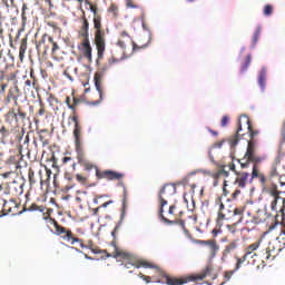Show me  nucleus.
Here are the masks:
<instances>
[{
    "label": "nucleus",
    "mask_w": 285,
    "mask_h": 285,
    "mask_svg": "<svg viewBox=\"0 0 285 285\" xmlns=\"http://www.w3.org/2000/svg\"><path fill=\"white\" fill-rule=\"evenodd\" d=\"M177 194V186L175 184H165L160 190L158 191V202H159V208H158V217L163 224H166L167 226L177 225L181 228V230L186 232V220L181 218H176L174 220L168 219L166 215H164V208L165 206H168V199Z\"/></svg>",
    "instance_id": "f257e3e1"
},
{
    "label": "nucleus",
    "mask_w": 285,
    "mask_h": 285,
    "mask_svg": "<svg viewBox=\"0 0 285 285\" xmlns=\"http://www.w3.org/2000/svg\"><path fill=\"white\" fill-rule=\"evenodd\" d=\"M265 193L272 197L271 210L277 213L275 215V224L269 226V230H274L275 226L284 224L285 219V198L282 197V190L277 187V184L271 183L265 187Z\"/></svg>",
    "instance_id": "f03ea898"
},
{
    "label": "nucleus",
    "mask_w": 285,
    "mask_h": 285,
    "mask_svg": "<svg viewBox=\"0 0 285 285\" xmlns=\"http://www.w3.org/2000/svg\"><path fill=\"white\" fill-rule=\"evenodd\" d=\"M76 153L78 164H80V166H83L85 170H92V168H95L97 179H107L108 181H121V179H124V174L121 173L110 169L99 170V167H97V165L90 163V160L86 158V151L83 150V148L76 149Z\"/></svg>",
    "instance_id": "7ed1b4c3"
},
{
    "label": "nucleus",
    "mask_w": 285,
    "mask_h": 285,
    "mask_svg": "<svg viewBox=\"0 0 285 285\" xmlns=\"http://www.w3.org/2000/svg\"><path fill=\"white\" fill-rule=\"evenodd\" d=\"M206 277L217 279V274H213V265H207L199 274H189L180 277L165 275V283L167 285H184L189 284V282H202L203 279H206Z\"/></svg>",
    "instance_id": "20e7f679"
},
{
    "label": "nucleus",
    "mask_w": 285,
    "mask_h": 285,
    "mask_svg": "<svg viewBox=\"0 0 285 285\" xmlns=\"http://www.w3.org/2000/svg\"><path fill=\"white\" fill-rule=\"evenodd\" d=\"M265 159V156L257 155V141L248 140L246 153L243 158L238 159V164H240V168L244 170L249 168L250 164H253V168L259 167V164Z\"/></svg>",
    "instance_id": "39448f33"
},
{
    "label": "nucleus",
    "mask_w": 285,
    "mask_h": 285,
    "mask_svg": "<svg viewBox=\"0 0 285 285\" xmlns=\"http://www.w3.org/2000/svg\"><path fill=\"white\" fill-rule=\"evenodd\" d=\"M95 45L97 49L98 61L106 55V31L101 28V16L94 17Z\"/></svg>",
    "instance_id": "423d86ee"
},
{
    "label": "nucleus",
    "mask_w": 285,
    "mask_h": 285,
    "mask_svg": "<svg viewBox=\"0 0 285 285\" xmlns=\"http://www.w3.org/2000/svg\"><path fill=\"white\" fill-rule=\"evenodd\" d=\"M259 246H262V239H258L255 243L248 245L245 248V254L242 257L239 256L235 257L236 271H239V268H242V264H244V262H248V259H253V257H257V253H255V250H257Z\"/></svg>",
    "instance_id": "0eeeda50"
},
{
    "label": "nucleus",
    "mask_w": 285,
    "mask_h": 285,
    "mask_svg": "<svg viewBox=\"0 0 285 285\" xmlns=\"http://www.w3.org/2000/svg\"><path fill=\"white\" fill-rule=\"evenodd\" d=\"M278 243H269L268 247L266 248L265 253H263V264L268 262H273L279 253H282V247H277Z\"/></svg>",
    "instance_id": "6e6552de"
},
{
    "label": "nucleus",
    "mask_w": 285,
    "mask_h": 285,
    "mask_svg": "<svg viewBox=\"0 0 285 285\" xmlns=\"http://www.w3.org/2000/svg\"><path fill=\"white\" fill-rule=\"evenodd\" d=\"M215 206H217V218H216L217 224H223L224 222L230 219V215L224 212V210L228 212L230 209L226 208V205H224V202H222V197L218 196L215 199Z\"/></svg>",
    "instance_id": "1a4fd4ad"
},
{
    "label": "nucleus",
    "mask_w": 285,
    "mask_h": 285,
    "mask_svg": "<svg viewBox=\"0 0 285 285\" xmlns=\"http://www.w3.org/2000/svg\"><path fill=\"white\" fill-rule=\"evenodd\" d=\"M21 215V212H19V204L14 200H2V209L0 217H6V215Z\"/></svg>",
    "instance_id": "9d476101"
},
{
    "label": "nucleus",
    "mask_w": 285,
    "mask_h": 285,
    "mask_svg": "<svg viewBox=\"0 0 285 285\" xmlns=\"http://www.w3.org/2000/svg\"><path fill=\"white\" fill-rule=\"evenodd\" d=\"M94 79L96 89L99 94V99L96 101H90L89 106H99V104L104 101V86H101L104 73L101 71L96 72Z\"/></svg>",
    "instance_id": "9b49d317"
},
{
    "label": "nucleus",
    "mask_w": 285,
    "mask_h": 285,
    "mask_svg": "<svg viewBox=\"0 0 285 285\" xmlns=\"http://www.w3.org/2000/svg\"><path fill=\"white\" fill-rule=\"evenodd\" d=\"M72 121L75 124L73 137H75L76 150H79L83 148V144H81V125H79V117L73 116Z\"/></svg>",
    "instance_id": "f8f14e48"
},
{
    "label": "nucleus",
    "mask_w": 285,
    "mask_h": 285,
    "mask_svg": "<svg viewBox=\"0 0 285 285\" xmlns=\"http://www.w3.org/2000/svg\"><path fill=\"white\" fill-rule=\"evenodd\" d=\"M60 237L63 239V242H67V244H71V245L80 244L81 248H86V245H83V240L77 237L75 234H72V230L68 228L66 230H62V234Z\"/></svg>",
    "instance_id": "ddd939ff"
},
{
    "label": "nucleus",
    "mask_w": 285,
    "mask_h": 285,
    "mask_svg": "<svg viewBox=\"0 0 285 285\" xmlns=\"http://www.w3.org/2000/svg\"><path fill=\"white\" fill-rule=\"evenodd\" d=\"M203 246L208 247L210 259H215L219 253V244L215 239L200 240Z\"/></svg>",
    "instance_id": "4468645a"
},
{
    "label": "nucleus",
    "mask_w": 285,
    "mask_h": 285,
    "mask_svg": "<svg viewBox=\"0 0 285 285\" xmlns=\"http://www.w3.org/2000/svg\"><path fill=\"white\" fill-rule=\"evenodd\" d=\"M252 179H258L265 193H266V188L271 186V183L269 184L266 183L267 181L266 176L263 173H259V167H253Z\"/></svg>",
    "instance_id": "2eb2a0df"
},
{
    "label": "nucleus",
    "mask_w": 285,
    "mask_h": 285,
    "mask_svg": "<svg viewBox=\"0 0 285 285\" xmlns=\"http://www.w3.org/2000/svg\"><path fill=\"white\" fill-rule=\"evenodd\" d=\"M246 208L245 207H236L233 209H227V213H232L228 214L229 215V219H236L235 224H242V217H244Z\"/></svg>",
    "instance_id": "dca6fc26"
},
{
    "label": "nucleus",
    "mask_w": 285,
    "mask_h": 285,
    "mask_svg": "<svg viewBox=\"0 0 285 285\" xmlns=\"http://www.w3.org/2000/svg\"><path fill=\"white\" fill-rule=\"evenodd\" d=\"M134 266L135 268H159V266L154 265L153 263H148L147 261H130L125 264V268H130Z\"/></svg>",
    "instance_id": "f3484780"
},
{
    "label": "nucleus",
    "mask_w": 285,
    "mask_h": 285,
    "mask_svg": "<svg viewBox=\"0 0 285 285\" xmlns=\"http://www.w3.org/2000/svg\"><path fill=\"white\" fill-rule=\"evenodd\" d=\"M248 177H250V174L247 171H238L236 173V178L234 184L238 186V188H246L248 184Z\"/></svg>",
    "instance_id": "a211bd4d"
},
{
    "label": "nucleus",
    "mask_w": 285,
    "mask_h": 285,
    "mask_svg": "<svg viewBox=\"0 0 285 285\" xmlns=\"http://www.w3.org/2000/svg\"><path fill=\"white\" fill-rule=\"evenodd\" d=\"M82 26L80 28L79 36L82 37V39H90V22L88 21V18H86V11L82 10Z\"/></svg>",
    "instance_id": "6ab92c4d"
},
{
    "label": "nucleus",
    "mask_w": 285,
    "mask_h": 285,
    "mask_svg": "<svg viewBox=\"0 0 285 285\" xmlns=\"http://www.w3.org/2000/svg\"><path fill=\"white\" fill-rule=\"evenodd\" d=\"M51 45L49 43V37L42 36L41 40L36 45L37 52H41L42 55H48V50H50Z\"/></svg>",
    "instance_id": "aec40b11"
},
{
    "label": "nucleus",
    "mask_w": 285,
    "mask_h": 285,
    "mask_svg": "<svg viewBox=\"0 0 285 285\" xmlns=\"http://www.w3.org/2000/svg\"><path fill=\"white\" fill-rule=\"evenodd\" d=\"M82 55L88 61H92V47L90 46V38H83L82 40Z\"/></svg>",
    "instance_id": "412c9836"
},
{
    "label": "nucleus",
    "mask_w": 285,
    "mask_h": 285,
    "mask_svg": "<svg viewBox=\"0 0 285 285\" xmlns=\"http://www.w3.org/2000/svg\"><path fill=\"white\" fill-rule=\"evenodd\" d=\"M4 119L7 124H10V126H19V116L14 108L9 109L4 116Z\"/></svg>",
    "instance_id": "4be33fe9"
},
{
    "label": "nucleus",
    "mask_w": 285,
    "mask_h": 285,
    "mask_svg": "<svg viewBox=\"0 0 285 285\" xmlns=\"http://www.w3.org/2000/svg\"><path fill=\"white\" fill-rule=\"evenodd\" d=\"M240 222H243L242 224H262L263 220L259 216H252L250 212H245L244 216L240 217Z\"/></svg>",
    "instance_id": "5701e85b"
},
{
    "label": "nucleus",
    "mask_w": 285,
    "mask_h": 285,
    "mask_svg": "<svg viewBox=\"0 0 285 285\" xmlns=\"http://www.w3.org/2000/svg\"><path fill=\"white\" fill-rule=\"evenodd\" d=\"M111 246H114V252L111 253V255H109V257H115L116 259L119 257L121 259H130V254L124 252L122 249H119L115 242L111 243Z\"/></svg>",
    "instance_id": "b1692460"
},
{
    "label": "nucleus",
    "mask_w": 285,
    "mask_h": 285,
    "mask_svg": "<svg viewBox=\"0 0 285 285\" xmlns=\"http://www.w3.org/2000/svg\"><path fill=\"white\" fill-rule=\"evenodd\" d=\"M9 189L13 195L19 197L23 193V183L13 180L9 184Z\"/></svg>",
    "instance_id": "393cba45"
},
{
    "label": "nucleus",
    "mask_w": 285,
    "mask_h": 285,
    "mask_svg": "<svg viewBox=\"0 0 285 285\" xmlns=\"http://www.w3.org/2000/svg\"><path fill=\"white\" fill-rule=\"evenodd\" d=\"M228 175H230V173H228L226 169L220 168L217 171H215L214 174H212V177L214 179V186H217V181H219V179L222 178H226L228 177Z\"/></svg>",
    "instance_id": "a878e982"
},
{
    "label": "nucleus",
    "mask_w": 285,
    "mask_h": 285,
    "mask_svg": "<svg viewBox=\"0 0 285 285\" xmlns=\"http://www.w3.org/2000/svg\"><path fill=\"white\" fill-rule=\"evenodd\" d=\"M245 124H246L247 130L249 132V141H257V140H255V138L257 137V135H259V130L253 129V125L250 124V119H248V118L245 119Z\"/></svg>",
    "instance_id": "bb28decb"
},
{
    "label": "nucleus",
    "mask_w": 285,
    "mask_h": 285,
    "mask_svg": "<svg viewBox=\"0 0 285 285\" xmlns=\"http://www.w3.org/2000/svg\"><path fill=\"white\" fill-rule=\"evenodd\" d=\"M240 132H242V121L238 122V128L236 130V135H234L232 138H229L230 148H235V146H237V144H239Z\"/></svg>",
    "instance_id": "cd10ccee"
},
{
    "label": "nucleus",
    "mask_w": 285,
    "mask_h": 285,
    "mask_svg": "<svg viewBox=\"0 0 285 285\" xmlns=\"http://www.w3.org/2000/svg\"><path fill=\"white\" fill-rule=\"evenodd\" d=\"M237 240H233L229 244H227L225 246V249L223 250V257L230 255V253H235V250H237Z\"/></svg>",
    "instance_id": "c85d7f7f"
},
{
    "label": "nucleus",
    "mask_w": 285,
    "mask_h": 285,
    "mask_svg": "<svg viewBox=\"0 0 285 285\" xmlns=\"http://www.w3.org/2000/svg\"><path fill=\"white\" fill-rule=\"evenodd\" d=\"M14 104V106H19V96L14 95V90L9 89L7 97H6V104Z\"/></svg>",
    "instance_id": "c756f323"
},
{
    "label": "nucleus",
    "mask_w": 285,
    "mask_h": 285,
    "mask_svg": "<svg viewBox=\"0 0 285 285\" xmlns=\"http://www.w3.org/2000/svg\"><path fill=\"white\" fill-rule=\"evenodd\" d=\"M26 50H28V38H23L20 43L19 48V59L20 61H23L26 57Z\"/></svg>",
    "instance_id": "7c9ffc66"
},
{
    "label": "nucleus",
    "mask_w": 285,
    "mask_h": 285,
    "mask_svg": "<svg viewBox=\"0 0 285 285\" xmlns=\"http://www.w3.org/2000/svg\"><path fill=\"white\" fill-rule=\"evenodd\" d=\"M258 85L262 88V90H265L266 88V69H262L258 73Z\"/></svg>",
    "instance_id": "2f4dec72"
},
{
    "label": "nucleus",
    "mask_w": 285,
    "mask_h": 285,
    "mask_svg": "<svg viewBox=\"0 0 285 285\" xmlns=\"http://www.w3.org/2000/svg\"><path fill=\"white\" fill-rule=\"evenodd\" d=\"M141 24H142V30H147V32L149 33L147 43L141 45V48H147L148 43H150V41L153 40V33L150 32V29H148V24H146V20L144 18V16L141 17Z\"/></svg>",
    "instance_id": "473e14b6"
},
{
    "label": "nucleus",
    "mask_w": 285,
    "mask_h": 285,
    "mask_svg": "<svg viewBox=\"0 0 285 285\" xmlns=\"http://www.w3.org/2000/svg\"><path fill=\"white\" fill-rule=\"evenodd\" d=\"M277 164H279V161L272 164L268 173L269 179H275V177H279V171H277Z\"/></svg>",
    "instance_id": "72a5a7b5"
},
{
    "label": "nucleus",
    "mask_w": 285,
    "mask_h": 285,
    "mask_svg": "<svg viewBox=\"0 0 285 285\" xmlns=\"http://www.w3.org/2000/svg\"><path fill=\"white\" fill-rule=\"evenodd\" d=\"M110 204H115V202L108 200V202L102 203V204H101L100 206H98L97 208H94V209H92L94 215H99V210H100L101 208H108V206H110Z\"/></svg>",
    "instance_id": "f704fd0d"
},
{
    "label": "nucleus",
    "mask_w": 285,
    "mask_h": 285,
    "mask_svg": "<svg viewBox=\"0 0 285 285\" xmlns=\"http://www.w3.org/2000/svg\"><path fill=\"white\" fill-rule=\"evenodd\" d=\"M250 61H252V57H250V55H248L245 58V61H244V63L240 67V72H246V70H248V68L250 67Z\"/></svg>",
    "instance_id": "c9c22d12"
},
{
    "label": "nucleus",
    "mask_w": 285,
    "mask_h": 285,
    "mask_svg": "<svg viewBox=\"0 0 285 285\" xmlns=\"http://www.w3.org/2000/svg\"><path fill=\"white\" fill-rule=\"evenodd\" d=\"M259 37H262V27H257L254 36H253V46H257V41H259Z\"/></svg>",
    "instance_id": "e433bc0d"
},
{
    "label": "nucleus",
    "mask_w": 285,
    "mask_h": 285,
    "mask_svg": "<svg viewBox=\"0 0 285 285\" xmlns=\"http://www.w3.org/2000/svg\"><path fill=\"white\" fill-rule=\"evenodd\" d=\"M86 6H89V10L90 12H92L94 17H101V14H99L97 12V6H94L92 2H90V0H85Z\"/></svg>",
    "instance_id": "4c0bfd02"
},
{
    "label": "nucleus",
    "mask_w": 285,
    "mask_h": 285,
    "mask_svg": "<svg viewBox=\"0 0 285 285\" xmlns=\"http://www.w3.org/2000/svg\"><path fill=\"white\" fill-rule=\"evenodd\" d=\"M12 3H14V0H0V7L4 10H10V8H12Z\"/></svg>",
    "instance_id": "58836bf2"
},
{
    "label": "nucleus",
    "mask_w": 285,
    "mask_h": 285,
    "mask_svg": "<svg viewBox=\"0 0 285 285\" xmlns=\"http://www.w3.org/2000/svg\"><path fill=\"white\" fill-rule=\"evenodd\" d=\"M0 135L1 137H8L10 135V131L8 128H6V125H3V120L0 118Z\"/></svg>",
    "instance_id": "ea45409f"
},
{
    "label": "nucleus",
    "mask_w": 285,
    "mask_h": 285,
    "mask_svg": "<svg viewBox=\"0 0 285 285\" xmlns=\"http://www.w3.org/2000/svg\"><path fill=\"white\" fill-rule=\"evenodd\" d=\"M236 268H237V265H235V268L233 271L224 272V277H225L226 282H230V278L233 277V275H235V273H237V271H239Z\"/></svg>",
    "instance_id": "a19ab883"
},
{
    "label": "nucleus",
    "mask_w": 285,
    "mask_h": 285,
    "mask_svg": "<svg viewBox=\"0 0 285 285\" xmlns=\"http://www.w3.org/2000/svg\"><path fill=\"white\" fill-rule=\"evenodd\" d=\"M66 104L70 110H75L77 108V104H79V100H77V98H73V104H70V97H67Z\"/></svg>",
    "instance_id": "79ce46f5"
},
{
    "label": "nucleus",
    "mask_w": 285,
    "mask_h": 285,
    "mask_svg": "<svg viewBox=\"0 0 285 285\" xmlns=\"http://www.w3.org/2000/svg\"><path fill=\"white\" fill-rule=\"evenodd\" d=\"M49 43L51 46V52H52V55H55V52H57V50L59 49V45L50 36H49Z\"/></svg>",
    "instance_id": "37998d69"
},
{
    "label": "nucleus",
    "mask_w": 285,
    "mask_h": 285,
    "mask_svg": "<svg viewBox=\"0 0 285 285\" xmlns=\"http://www.w3.org/2000/svg\"><path fill=\"white\" fill-rule=\"evenodd\" d=\"M28 177L30 186H35V184H37V179H35V170H32V168L29 169Z\"/></svg>",
    "instance_id": "c03bdc74"
},
{
    "label": "nucleus",
    "mask_w": 285,
    "mask_h": 285,
    "mask_svg": "<svg viewBox=\"0 0 285 285\" xmlns=\"http://www.w3.org/2000/svg\"><path fill=\"white\" fill-rule=\"evenodd\" d=\"M273 6L272 4H266L263 9V13L265 17H271V14H273Z\"/></svg>",
    "instance_id": "a18cd8bd"
},
{
    "label": "nucleus",
    "mask_w": 285,
    "mask_h": 285,
    "mask_svg": "<svg viewBox=\"0 0 285 285\" xmlns=\"http://www.w3.org/2000/svg\"><path fill=\"white\" fill-rule=\"evenodd\" d=\"M108 12L114 13V17H117L119 14V7L117 4L112 3L110 4Z\"/></svg>",
    "instance_id": "49530a36"
},
{
    "label": "nucleus",
    "mask_w": 285,
    "mask_h": 285,
    "mask_svg": "<svg viewBox=\"0 0 285 285\" xmlns=\"http://www.w3.org/2000/svg\"><path fill=\"white\" fill-rule=\"evenodd\" d=\"M76 179L77 181H79V184H81L82 186H86V184H88V178L86 176H81L79 174L76 175Z\"/></svg>",
    "instance_id": "de8ad7c7"
},
{
    "label": "nucleus",
    "mask_w": 285,
    "mask_h": 285,
    "mask_svg": "<svg viewBox=\"0 0 285 285\" xmlns=\"http://www.w3.org/2000/svg\"><path fill=\"white\" fill-rule=\"evenodd\" d=\"M55 228H56V235H59L61 237V235H63V230H66L67 228L58 225L57 223H55Z\"/></svg>",
    "instance_id": "09e8293b"
},
{
    "label": "nucleus",
    "mask_w": 285,
    "mask_h": 285,
    "mask_svg": "<svg viewBox=\"0 0 285 285\" xmlns=\"http://www.w3.org/2000/svg\"><path fill=\"white\" fill-rule=\"evenodd\" d=\"M24 86H26V88H35V86H37V79H33V81L30 79H27L24 81Z\"/></svg>",
    "instance_id": "8fccbe9b"
},
{
    "label": "nucleus",
    "mask_w": 285,
    "mask_h": 285,
    "mask_svg": "<svg viewBox=\"0 0 285 285\" xmlns=\"http://www.w3.org/2000/svg\"><path fill=\"white\" fill-rule=\"evenodd\" d=\"M228 121H230V117H228V116H223V118H222V121H220V126L223 127V128H226L227 126H228Z\"/></svg>",
    "instance_id": "3c124183"
},
{
    "label": "nucleus",
    "mask_w": 285,
    "mask_h": 285,
    "mask_svg": "<svg viewBox=\"0 0 285 285\" xmlns=\"http://www.w3.org/2000/svg\"><path fill=\"white\" fill-rule=\"evenodd\" d=\"M39 141H41L43 148H46V146L50 145V140L47 139L46 137H43V135H39Z\"/></svg>",
    "instance_id": "603ef678"
},
{
    "label": "nucleus",
    "mask_w": 285,
    "mask_h": 285,
    "mask_svg": "<svg viewBox=\"0 0 285 285\" xmlns=\"http://www.w3.org/2000/svg\"><path fill=\"white\" fill-rule=\"evenodd\" d=\"M138 277H140V279H142L144 282H146V284H150V282H153V278L150 276H146L142 273L138 274Z\"/></svg>",
    "instance_id": "864d4df0"
},
{
    "label": "nucleus",
    "mask_w": 285,
    "mask_h": 285,
    "mask_svg": "<svg viewBox=\"0 0 285 285\" xmlns=\"http://www.w3.org/2000/svg\"><path fill=\"white\" fill-rule=\"evenodd\" d=\"M175 210H177V206H176V205L169 206V209H168V212H167V215H168L169 217H175Z\"/></svg>",
    "instance_id": "5fc2aeb1"
},
{
    "label": "nucleus",
    "mask_w": 285,
    "mask_h": 285,
    "mask_svg": "<svg viewBox=\"0 0 285 285\" xmlns=\"http://www.w3.org/2000/svg\"><path fill=\"white\" fill-rule=\"evenodd\" d=\"M125 1H126V8H132V9L139 8V6L135 4L132 0H125Z\"/></svg>",
    "instance_id": "6e6d98bb"
},
{
    "label": "nucleus",
    "mask_w": 285,
    "mask_h": 285,
    "mask_svg": "<svg viewBox=\"0 0 285 285\" xmlns=\"http://www.w3.org/2000/svg\"><path fill=\"white\" fill-rule=\"evenodd\" d=\"M127 204H128V191L124 189L122 208H126Z\"/></svg>",
    "instance_id": "4d7b16f0"
},
{
    "label": "nucleus",
    "mask_w": 285,
    "mask_h": 285,
    "mask_svg": "<svg viewBox=\"0 0 285 285\" xmlns=\"http://www.w3.org/2000/svg\"><path fill=\"white\" fill-rule=\"evenodd\" d=\"M38 115L40 117H43V115H46V106L43 105V102H40V109L38 110Z\"/></svg>",
    "instance_id": "13d9d810"
},
{
    "label": "nucleus",
    "mask_w": 285,
    "mask_h": 285,
    "mask_svg": "<svg viewBox=\"0 0 285 285\" xmlns=\"http://www.w3.org/2000/svg\"><path fill=\"white\" fill-rule=\"evenodd\" d=\"M236 226H237V223H234L233 225H227L229 233H233V234L237 233Z\"/></svg>",
    "instance_id": "bf43d9fd"
},
{
    "label": "nucleus",
    "mask_w": 285,
    "mask_h": 285,
    "mask_svg": "<svg viewBox=\"0 0 285 285\" xmlns=\"http://www.w3.org/2000/svg\"><path fill=\"white\" fill-rule=\"evenodd\" d=\"M228 168H229V170L235 173V175H237V173H239V171H237V168L235 167V163H233V161L229 163Z\"/></svg>",
    "instance_id": "052dcab7"
},
{
    "label": "nucleus",
    "mask_w": 285,
    "mask_h": 285,
    "mask_svg": "<svg viewBox=\"0 0 285 285\" xmlns=\"http://www.w3.org/2000/svg\"><path fill=\"white\" fill-rule=\"evenodd\" d=\"M18 117H20V119H26L27 114L24 111H21V109L19 108L18 111H16Z\"/></svg>",
    "instance_id": "680f3d73"
},
{
    "label": "nucleus",
    "mask_w": 285,
    "mask_h": 285,
    "mask_svg": "<svg viewBox=\"0 0 285 285\" xmlns=\"http://www.w3.org/2000/svg\"><path fill=\"white\" fill-rule=\"evenodd\" d=\"M208 155H209L210 161H212L213 164H217V160H216V158H215V155H213V149L209 150Z\"/></svg>",
    "instance_id": "e2e57ef3"
},
{
    "label": "nucleus",
    "mask_w": 285,
    "mask_h": 285,
    "mask_svg": "<svg viewBox=\"0 0 285 285\" xmlns=\"http://www.w3.org/2000/svg\"><path fill=\"white\" fill-rule=\"evenodd\" d=\"M224 144H226V140H220L218 142H215L214 148H222L224 146Z\"/></svg>",
    "instance_id": "0e129e2a"
},
{
    "label": "nucleus",
    "mask_w": 285,
    "mask_h": 285,
    "mask_svg": "<svg viewBox=\"0 0 285 285\" xmlns=\"http://www.w3.org/2000/svg\"><path fill=\"white\" fill-rule=\"evenodd\" d=\"M239 195H242V190L236 189V190L232 194V197H233V199H235L236 197H239Z\"/></svg>",
    "instance_id": "69168bd1"
},
{
    "label": "nucleus",
    "mask_w": 285,
    "mask_h": 285,
    "mask_svg": "<svg viewBox=\"0 0 285 285\" xmlns=\"http://www.w3.org/2000/svg\"><path fill=\"white\" fill-rule=\"evenodd\" d=\"M118 62H119V59L115 57L109 58V66H112V63H118Z\"/></svg>",
    "instance_id": "338daca9"
},
{
    "label": "nucleus",
    "mask_w": 285,
    "mask_h": 285,
    "mask_svg": "<svg viewBox=\"0 0 285 285\" xmlns=\"http://www.w3.org/2000/svg\"><path fill=\"white\" fill-rule=\"evenodd\" d=\"M21 18H22V23H26V21H28V18L26 17V11H22Z\"/></svg>",
    "instance_id": "774afa93"
}]
</instances>
